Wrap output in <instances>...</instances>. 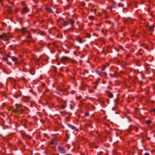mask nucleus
Segmentation results:
<instances>
[{"mask_svg":"<svg viewBox=\"0 0 155 155\" xmlns=\"http://www.w3.org/2000/svg\"><path fill=\"white\" fill-rule=\"evenodd\" d=\"M145 155H150L148 153H146L145 154Z\"/></svg>","mask_w":155,"mask_h":155,"instance_id":"7c9ffc66","label":"nucleus"},{"mask_svg":"<svg viewBox=\"0 0 155 155\" xmlns=\"http://www.w3.org/2000/svg\"><path fill=\"white\" fill-rule=\"evenodd\" d=\"M118 6H119H119H120V5H119V4H118Z\"/></svg>","mask_w":155,"mask_h":155,"instance_id":"4c0bfd02","label":"nucleus"},{"mask_svg":"<svg viewBox=\"0 0 155 155\" xmlns=\"http://www.w3.org/2000/svg\"><path fill=\"white\" fill-rule=\"evenodd\" d=\"M85 73H87V74H88V71L87 70H85Z\"/></svg>","mask_w":155,"mask_h":155,"instance_id":"c85d7f7f","label":"nucleus"},{"mask_svg":"<svg viewBox=\"0 0 155 155\" xmlns=\"http://www.w3.org/2000/svg\"><path fill=\"white\" fill-rule=\"evenodd\" d=\"M118 6H119H119H120V5H119V4H118Z\"/></svg>","mask_w":155,"mask_h":155,"instance_id":"e433bc0d","label":"nucleus"},{"mask_svg":"<svg viewBox=\"0 0 155 155\" xmlns=\"http://www.w3.org/2000/svg\"><path fill=\"white\" fill-rule=\"evenodd\" d=\"M26 41H27V42H28V41H30V40L28 41V40H26Z\"/></svg>","mask_w":155,"mask_h":155,"instance_id":"f704fd0d","label":"nucleus"},{"mask_svg":"<svg viewBox=\"0 0 155 155\" xmlns=\"http://www.w3.org/2000/svg\"><path fill=\"white\" fill-rule=\"evenodd\" d=\"M89 114L88 112H85L84 113V115L86 116H87L89 115Z\"/></svg>","mask_w":155,"mask_h":155,"instance_id":"4be33fe9","label":"nucleus"},{"mask_svg":"<svg viewBox=\"0 0 155 155\" xmlns=\"http://www.w3.org/2000/svg\"><path fill=\"white\" fill-rule=\"evenodd\" d=\"M69 59V58L67 57L63 56L61 58V60L63 61L65 60H68Z\"/></svg>","mask_w":155,"mask_h":155,"instance_id":"f8f14e48","label":"nucleus"},{"mask_svg":"<svg viewBox=\"0 0 155 155\" xmlns=\"http://www.w3.org/2000/svg\"><path fill=\"white\" fill-rule=\"evenodd\" d=\"M70 22L71 26L74 27V24L75 23V21L74 20L71 19L70 20Z\"/></svg>","mask_w":155,"mask_h":155,"instance_id":"6e6552de","label":"nucleus"},{"mask_svg":"<svg viewBox=\"0 0 155 155\" xmlns=\"http://www.w3.org/2000/svg\"><path fill=\"white\" fill-rule=\"evenodd\" d=\"M46 10L48 12H51V9L49 8H46Z\"/></svg>","mask_w":155,"mask_h":155,"instance_id":"a211bd4d","label":"nucleus"},{"mask_svg":"<svg viewBox=\"0 0 155 155\" xmlns=\"http://www.w3.org/2000/svg\"><path fill=\"white\" fill-rule=\"evenodd\" d=\"M20 143H21L22 144H23V142L21 141V140H20L19 141V142Z\"/></svg>","mask_w":155,"mask_h":155,"instance_id":"c756f323","label":"nucleus"},{"mask_svg":"<svg viewBox=\"0 0 155 155\" xmlns=\"http://www.w3.org/2000/svg\"><path fill=\"white\" fill-rule=\"evenodd\" d=\"M21 79L22 80L24 83H26L30 80L29 78H25L24 76H22L21 77Z\"/></svg>","mask_w":155,"mask_h":155,"instance_id":"423d86ee","label":"nucleus"},{"mask_svg":"<svg viewBox=\"0 0 155 155\" xmlns=\"http://www.w3.org/2000/svg\"><path fill=\"white\" fill-rule=\"evenodd\" d=\"M102 71H104V68H103V69H102Z\"/></svg>","mask_w":155,"mask_h":155,"instance_id":"c9c22d12","label":"nucleus"},{"mask_svg":"<svg viewBox=\"0 0 155 155\" xmlns=\"http://www.w3.org/2000/svg\"><path fill=\"white\" fill-rule=\"evenodd\" d=\"M69 21H64L63 23V25L64 26H65L69 24Z\"/></svg>","mask_w":155,"mask_h":155,"instance_id":"ddd939ff","label":"nucleus"},{"mask_svg":"<svg viewBox=\"0 0 155 155\" xmlns=\"http://www.w3.org/2000/svg\"><path fill=\"white\" fill-rule=\"evenodd\" d=\"M23 8L21 10V12L23 14H25V13H28L29 11V10L27 6V5L24 3L22 4Z\"/></svg>","mask_w":155,"mask_h":155,"instance_id":"7ed1b4c3","label":"nucleus"},{"mask_svg":"<svg viewBox=\"0 0 155 155\" xmlns=\"http://www.w3.org/2000/svg\"><path fill=\"white\" fill-rule=\"evenodd\" d=\"M15 106L17 108H18L19 107L20 105L18 104H16L15 105Z\"/></svg>","mask_w":155,"mask_h":155,"instance_id":"b1692460","label":"nucleus"},{"mask_svg":"<svg viewBox=\"0 0 155 155\" xmlns=\"http://www.w3.org/2000/svg\"><path fill=\"white\" fill-rule=\"evenodd\" d=\"M94 88H95V89H96V88H97V86H94Z\"/></svg>","mask_w":155,"mask_h":155,"instance_id":"72a5a7b5","label":"nucleus"},{"mask_svg":"<svg viewBox=\"0 0 155 155\" xmlns=\"http://www.w3.org/2000/svg\"><path fill=\"white\" fill-rule=\"evenodd\" d=\"M103 13H104V14H105V13H106V11H103Z\"/></svg>","mask_w":155,"mask_h":155,"instance_id":"473e14b6","label":"nucleus"},{"mask_svg":"<svg viewBox=\"0 0 155 155\" xmlns=\"http://www.w3.org/2000/svg\"><path fill=\"white\" fill-rule=\"evenodd\" d=\"M17 94H15L14 95V97L16 98H18L21 95V94L20 93H18Z\"/></svg>","mask_w":155,"mask_h":155,"instance_id":"4468645a","label":"nucleus"},{"mask_svg":"<svg viewBox=\"0 0 155 155\" xmlns=\"http://www.w3.org/2000/svg\"><path fill=\"white\" fill-rule=\"evenodd\" d=\"M27 136H28V135H27V136H26V137H27Z\"/></svg>","mask_w":155,"mask_h":155,"instance_id":"ea45409f","label":"nucleus"},{"mask_svg":"<svg viewBox=\"0 0 155 155\" xmlns=\"http://www.w3.org/2000/svg\"><path fill=\"white\" fill-rule=\"evenodd\" d=\"M58 152L64 154L65 153V150L63 147H58Z\"/></svg>","mask_w":155,"mask_h":155,"instance_id":"20e7f679","label":"nucleus"},{"mask_svg":"<svg viewBox=\"0 0 155 155\" xmlns=\"http://www.w3.org/2000/svg\"><path fill=\"white\" fill-rule=\"evenodd\" d=\"M90 146L93 148H95V149H96L97 148V146L95 145L94 143H93L92 144H91Z\"/></svg>","mask_w":155,"mask_h":155,"instance_id":"2eb2a0df","label":"nucleus"},{"mask_svg":"<svg viewBox=\"0 0 155 155\" xmlns=\"http://www.w3.org/2000/svg\"><path fill=\"white\" fill-rule=\"evenodd\" d=\"M146 123L147 124H151V121L150 120H147L146 121Z\"/></svg>","mask_w":155,"mask_h":155,"instance_id":"f3484780","label":"nucleus"},{"mask_svg":"<svg viewBox=\"0 0 155 155\" xmlns=\"http://www.w3.org/2000/svg\"><path fill=\"white\" fill-rule=\"evenodd\" d=\"M107 94L109 98H111L113 97V94L110 92H109L107 93Z\"/></svg>","mask_w":155,"mask_h":155,"instance_id":"9b49d317","label":"nucleus"},{"mask_svg":"<svg viewBox=\"0 0 155 155\" xmlns=\"http://www.w3.org/2000/svg\"><path fill=\"white\" fill-rule=\"evenodd\" d=\"M77 41L79 42V43H82L83 42L82 41V39L81 38H78L76 39Z\"/></svg>","mask_w":155,"mask_h":155,"instance_id":"dca6fc26","label":"nucleus"},{"mask_svg":"<svg viewBox=\"0 0 155 155\" xmlns=\"http://www.w3.org/2000/svg\"><path fill=\"white\" fill-rule=\"evenodd\" d=\"M60 91H65V89H63L62 88H60L59 90Z\"/></svg>","mask_w":155,"mask_h":155,"instance_id":"393cba45","label":"nucleus"},{"mask_svg":"<svg viewBox=\"0 0 155 155\" xmlns=\"http://www.w3.org/2000/svg\"><path fill=\"white\" fill-rule=\"evenodd\" d=\"M28 35L27 36V38L30 39H31V35L29 33H28Z\"/></svg>","mask_w":155,"mask_h":155,"instance_id":"6ab92c4d","label":"nucleus"},{"mask_svg":"<svg viewBox=\"0 0 155 155\" xmlns=\"http://www.w3.org/2000/svg\"><path fill=\"white\" fill-rule=\"evenodd\" d=\"M21 31L23 34H25L27 33H28L29 32L27 31L25 28H23L21 29Z\"/></svg>","mask_w":155,"mask_h":155,"instance_id":"1a4fd4ad","label":"nucleus"},{"mask_svg":"<svg viewBox=\"0 0 155 155\" xmlns=\"http://www.w3.org/2000/svg\"><path fill=\"white\" fill-rule=\"evenodd\" d=\"M20 111V110H18V109H16V110H14V112H15V113H17V112H19V111Z\"/></svg>","mask_w":155,"mask_h":155,"instance_id":"5701e85b","label":"nucleus"},{"mask_svg":"<svg viewBox=\"0 0 155 155\" xmlns=\"http://www.w3.org/2000/svg\"><path fill=\"white\" fill-rule=\"evenodd\" d=\"M96 83H97V85H98V84H97V82H96Z\"/></svg>","mask_w":155,"mask_h":155,"instance_id":"58836bf2","label":"nucleus"},{"mask_svg":"<svg viewBox=\"0 0 155 155\" xmlns=\"http://www.w3.org/2000/svg\"><path fill=\"white\" fill-rule=\"evenodd\" d=\"M11 37L10 33H8L7 34L3 33L2 35H0V39L1 40L5 41L8 40L9 37Z\"/></svg>","mask_w":155,"mask_h":155,"instance_id":"f03ea898","label":"nucleus"},{"mask_svg":"<svg viewBox=\"0 0 155 155\" xmlns=\"http://www.w3.org/2000/svg\"><path fill=\"white\" fill-rule=\"evenodd\" d=\"M5 60L9 63V64H10L11 63V60L14 62V64H17L18 63L17 61L18 59L17 58L14 57H12L10 58L9 56L8 55L7 56V58L5 59Z\"/></svg>","mask_w":155,"mask_h":155,"instance_id":"f257e3e1","label":"nucleus"},{"mask_svg":"<svg viewBox=\"0 0 155 155\" xmlns=\"http://www.w3.org/2000/svg\"><path fill=\"white\" fill-rule=\"evenodd\" d=\"M134 130H136V131H137L138 130V128H137V127H134Z\"/></svg>","mask_w":155,"mask_h":155,"instance_id":"bb28decb","label":"nucleus"},{"mask_svg":"<svg viewBox=\"0 0 155 155\" xmlns=\"http://www.w3.org/2000/svg\"><path fill=\"white\" fill-rule=\"evenodd\" d=\"M97 73L98 74H99V75H100L105 76L107 74L105 72L102 73L101 72L99 71H97Z\"/></svg>","mask_w":155,"mask_h":155,"instance_id":"9d476101","label":"nucleus"},{"mask_svg":"<svg viewBox=\"0 0 155 155\" xmlns=\"http://www.w3.org/2000/svg\"><path fill=\"white\" fill-rule=\"evenodd\" d=\"M68 126L69 128H71L72 130H76L77 131H78V129L77 128H76L75 126H73V125H72L70 124H68Z\"/></svg>","mask_w":155,"mask_h":155,"instance_id":"39448f33","label":"nucleus"},{"mask_svg":"<svg viewBox=\"0 0 155 155\" xmlns=\"http://www.w3.org/2000/svg\"><path fill=\"white\" fill-rule=\"evenodd\" d=\"M65 107H66V106L65 105H62V108L63 109H64L65 108Z\"/></svg>","mask_w":155,"mask_h":155,"instance_id":"a878e982","label":"nucleus"},{"mask_svg":"<svg viewBox=\"0 0 155 155\" xmlns=\"http://www.w3.org/2000/svg\"><path fill=\"white\" fill-rule=\"evenodd\" d=\"M88 18H89L91 19H94V17L92 16H91V15L89 16Z\"/></svg>","mask_w":155,"mask_h":155,"instance_id":"412c9836","label":"nucleus"},{"mask_svg":"<svg viewBox=\"0 0 155 155\" xmlns=\"http://www.w3.org/2000/svg\"><path fill=\"white\" fill-rule=\"evenodd\" d=\"M154 26L153 25L149 26H148V29L151 31H153Z\"/></svg>","mask_w":155,"mask_h":155,"instance_id":"0eeeda50","label":"nucleus"},{"mask_svg":"<svg viewBox=\"0 0 155 155\" xmlns=\"http://www.w3.org/2000/svg\"><path fill=\"white\" fill-rule=\"evenodd\" d=\"M29 72L32 75H33L35 74V71L33 70L30 71Z\"/></svg>","mask_w":155,"mask_h":155,"instance_id":"aec40b11","label":"nucleus"},{"mask_svg":"<svg viewBox=\"0 0 155 155\" xmlns=\"http://www.w3.org/2000/svg\"><path fill=\"white\" fill-rule=\"evenodd\" d=\"M105 18H108V16L106 15V16H105Z\"/></svg>","mask_w":155,"mask_h":155,"instance_id":"2f4dec72","label":"nucleus"},{"mask_svg":"<svg viewBox=\"0 0 155 155\" xmlns=\"http://www.w3.org/2000/svg\"><path fill=\"white\" fill-rule=\"evenodd\" d=\"M152 111L154 113H155V108H153L152 109Z\"/></svg>","mask_w":155,"mask_h":155,"instance_id":"cd10ccee","label":"nucleus"}]
</instances>
